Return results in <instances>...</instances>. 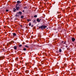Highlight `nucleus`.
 I'll use <instances>...</instances> for the list:
<instances>
[{"mask_svg":"<svg viewBox=\"0 0 76 76\" xmlns=\"http://www.w3.org/2000/svg\"><path fill=\"white\" fill-rule=\"evenodd\" d=\"M66 48H67V47H68V46H66Z\"/></svg>","mask_w":76,"mask_h":76,"instance_id":"obj_26","label":"nucleus"},{"mask_svg":"<svg viewBox=\"0 0 76 76\" xmlns=\"http://www.w3.org/2000/svg\"><path fill=\"white\" fill-rule=\"evenodd\" d=\"M22 45H19V47H22Z\"/></svg>","mask_w":76,"mask_h":76,"instance_id":"obj_17","label":"nucleus"},{"mask_svg":"<svg viewBox=\"0 0 76 76\" xmlns=\"http://www.w3.org/2000/svg\"><path fill=\"white\" fill-rule=\"evenodd\" d=\"M27 20L28 22H29V21H30V20H31L30 19H27Z\"/></svg>","mask_w":76,"mask_h":76,"instance_id":"obj_13","label":"nucleus"},{"mask_svg":"<svg viewBox=\"0 0 76 76\" xmlns=\"http://www.w3.org/2000/svg\"><path fill=\"white\" fill-rule=\"evenodd\" d=\"M18 5H19V4H16V9L17 10H19V8H20V7H17V6H18Z\"/></svg>","mask_w":76,"mask_h":76,"instance_id":"obj_2","label":"nucleus"},{"mask_svg":"<svg viewBox=\"0 0 76 76\" xmlns=\"http://www.w3.org/2000/svg\"><path fill=\"white\" fill-rule=\"evenodd\" d=\"M17 3L18 4H19V3H21V1H18L17 2Z\"/></svg>","mask_w":76,"mask_h":76,"instance_id":"obj_5","label":"nucleus"},{"mask_svg":"<svg viewBox=\"0 0 76 76\" xmlns=\"http://www.w3.org/2000/svg\"><path fill=\"white\" fill-rule=\"evenodd\" d=\"M59 52H60V53H61V49H59Z\"/></svg>","mask_w":76,"mask_h":76,"instance_id":"obj_14","label":"nucleus"},{"mask_svg":"<svg viewBox=\"0 0 76 76\" xmlns=\"http://www.w3.org/2000/svg\"><path fill=\"white\" fill-rule=\"evenodd\" d=\"M61 15H58V18H59V19L60 18H61Z\"/></svg>","mask_w":76,"mask_h":76,"instance_id":"obj_8","label":"nucleus"},{"mask_svg":"<svg viewBox=\"0 0 76 76\" xmlns=\"http://www.w3.org/2000/svg\"><path fill=\"white\" fill-rule=\"evenodd\" d=\"M13 36H16V34L15 33H13Z\"/></svg>","mask_w":76,"mask_h":76,"instance_id":"obj_9","label":"nucleus"},{"mask_svg":"<svg viewBox=\"0 0 76 76\" xmlns=\"http://www.w3.org/2000/svg\"><path fill=\"white\" fill-rule=\"evenodd\" d=\"M47 26H43L42 25L41 27H39V28H41L42 29H45L47 28Z\"/></svg>","mask_w":76,"mask_h":76,"instance_id":"obj_1","label":"nucleus"},{"mask_svg":"<svg viewBox=\"0 0 76 76\" xmlns=\"http://www.w3.org/2000/svg\"><path fill=\"white\" fill-rule=\"evenodd\" d=\"M62 43H63V44H65L66 43V42H64L63 41L62 42Z\"/></svg>","mask_w":76,"mask_h":76,"instance_id":"obj_7","label":"nucleus"},{"mask_svg":"<svg viewBox=\"0 0 76 76\" xmlns=\"http://www.w3.org/2000/svg\"><path fill=\"white\" fill-rule=\"evenodd\" d=\"M20 63H23V62H22L21 61H20Z\"/></svg>","mask_w":76,"mask_h":76,"instance_id":"obj_25","label":"nucleus"},{"mask_svg":"<svg viewBox=\"0 0 76 76\" xmlns=\"http://www.w3.org/2000/svg\"><path fill=\"white\" fill-rule=\"evenodd\" d=\"M23 12L24 13V10H23Z\"/></svg>","mask_w":76,"mask_h":76,"instance_id":"obj_27","label":"nucleus"},{"mask_svg":"<svg viewBox=\"0 0 76 76\" xmlns=\"http://www.w3.org/2000/svg\"><path fill=\"white\" fill-rule=\"evenodd\" d=\"M22 13L20 11L19 12H18V16H20V15H22Z\"/></svg>","mask_w":76,"mask_h":76,"instance_id":"obj_6","label":"nucleus"},{"mask_svg":"<svg viewBox=\"0 0 76 76\" xmlns=\"http://www.w3.org/2000/svg\"><path fill=\"white\" fill-rule=\"evenodd\" d=\"M33 22L34 23H37V22H36V20H33Z\"/></svg>","mask_w":76,"mask_h":76,"instance_id":"obj_10","label":"nucleus"},{"mask_svg":"<svg viewBox=\"0 0 76 76\" xmlns=\"http://www.w3.org/2000/svg\"><path fill=\"white\" fill-rule=\"evenodd\" d=\"M27 72H28H28H29V71L27 70Z\"/></svg>","mask_w":76,"mask_h":76,"instance_id":"obj_28","label":"nucleus"},{"mask_svg":"<svg viewBox=\"0 0 76 76\" xmlns=\"http://www.w3.org/2000/svg\"><path fill=\"white\" fill-rule=\"evenodd\" d=\"M27 64H28V63H26L25 64V65H26V66H27Z\"/></svg>","mask_w":76,"mask_h":76,"instance_id":"obj_22","label":"nucleus"},{"mask_svg":"<svg viewBox=\"0 0 76 76\" xmlns=\"http://www.w3.org/2000/svg\"><path fill=\"white\" fill-rule=\"evenodd\" d=\"M37 15H35L34 16V18H37Z\"/></svg>","mask_w":76,"mask_h":76,"instance_id":"obj_19","label":"nucleus"},{"mask_svg":"<svg viewBox=\"0 0 76 76\" xmlns=\"http://www.w3.org/2000/svg\"><path fill=\"white\" fill-rule=\"evenodd\" d=\"M41 19H39V18H37V19L36 21H37V22L39 23V22H40V21H41Z\"/></svg>","mask_w":76,"mask_h":76,"instance_id":"obj_3","label":"nucleus"},{"mask_svg":"<svg viewBox=\"0 0 76 76\" xmlns=\"http://www.w3.org/2000/svg\"><path fill=\"white\" fill-rule=\"evenodd\" d=\"M23 18V16H22L21 17V18Z\"/></svg>","mask_w":76,"mask_h":76,"instance_id":"obj_24","label":"nucleus"},{"mask_svg":"<svg viewBox=\"0 0 76 76\" xmlns=\"http://www.w3.org/2000/svg\"><path fill=\"white\" fill-rule=\"evenodd\" d=\"M14 49L15 50H16L17 49V47L16 46H14Z\"/></svg>","mask_w":76,"mask_h":76,"instance_id":"obj_11","label":"nucleus"},{"mask_svg":"<svg viewBox=\"0 0 76 76\" xmlns=\"http://www.w3.org/2000/svg\"><path fill=\"white\" fill-rule=\"evenodd\" d=\"M64 66H65V67H67V64H64Z\"/></svg>","mask_w":76,"mask_h":76,"instance_id":"obj_18","label":"nucleus"},{"mask_svg":"<svg viewBox=\"0 0 76 76\" xmlns=\"http://www.w3.org/2000/svg\"><path fill=\"white\" fill-rule=\"evenodd\" d=\"M23 50L24 51H26V48H24L23 49Z\"/></svg>","mask_w":76,"mask_h":76,"instance_id":"obj_16","label":"nucleus"},{"mask_svg":"<svg viewBox=\"0 0 76 76\" xmlns=\"http://www.w3.org/2000/svg\"><path fill=\"white\" fill-rule=\"evenodd\" d=\"M6 12H9V10H6Z\"/></svg>","mask_w":76,"mask_h":76,"instance_id":"obj_23","label":"nucleus"},{"mask_svg":"<svg viewBox=\"0 0 76 76\" xmlns=\"http://www.w3.org/2000/svg\"><path fill=\"white\" fill-rule=\"evenodd\" d=\"M1 60H3V57H1Z\"/></svg>","mask_w":76,"mask_h":76,"instance_id":"obj_20","label":"nucleus"},{"mask_svg":"<svg viewBox=\"0 0 76 76\" xmlns=\"http://www.w3.org/2000/svg\"><path fill=\"white\" fill-rule=\"evenodd\" d=\"M20 26L21 27H22V25H20Z\"/></svg>","mask_w":76,"mask_h":76,"instance_id":"obj_29","label":"nucleus"},{"mask_svg":"<svg viewBox=\"0 0 76 76\" xmlns=\"http://www.w3.org/2000/svg\"><path fill=\"white\" fill-rule=\"evenodd\" d=\"M25 47H27V48H28V46L26 45H25Z\"/></svg>","mask_w":76,"mask_h":76,"instance_id":"obj_21","label":"nucleus"},{"mask_svg":"<svg viewBox=\"0 0 76 76\" xmlns=\"http://www.w3.org/2000/svg\"><path fill=\"white\" fill-rule=\"evenodd\" d=\"M28 25L29 26H31V23L30 22L29 24H28Z\"/></svg>","mask_w":76,"mask_h":76,"instance_id":"obj_12","label":"nucleus"},{"mask_svg":"<svg viewBox=\"0 0 76 76\" xmlns=\"http://www.w3.org/2000/svg\"><path fill=\"white\" fill-rule=\"evenodd\" d=\"M15 60L16 61H18V58H16L15 59Z\"/></svg>","mask_w":76,"mask_h":76,"instance_id":"obj_15","label":"nucleus"},{"mask_svg":"<svg viewBox=\"0 0 76 76\" xmlns=\"http://www.w3.org/2000/svg\"><path fill=\"white\" fill-rule=\"evenodd\" d=\"M14 12H15V10H14Z\"/></svg>","mask_w":76,"mask_h":76,"instance_id":"obj_31","label":"nucleus"},{"mask_svg":"<svg viewBox=\"0 0 76 76\" xmlns=\"http://www.w3.org/2000/svg\"><path fill=\"white\" fill-rule=\"evenodd\" d=\"M72 42H74V41H75V38H72Z\"/></svg>","mask_w":76,"mask_h":76,"instance_id":"obj_4","label":"nucleus"},{"mask_svg":"<svg viewBox=\"0 0 76 76\" xmlns=\"http://www.w3.org/2000/svg\"><path fill=\"white\" fill-rule=\"evenodd\" d=\"M33 26H31V27H33Z\"/></svg>","mask_w":76,"mask_h":76,"instance_id":"obj_30","label":"nucleus"}]
</instances>
